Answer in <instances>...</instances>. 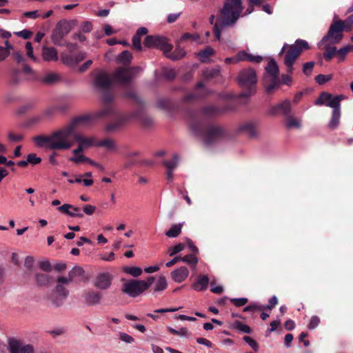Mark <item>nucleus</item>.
Segmentation results:
<instances>
[{
    "instance_id": "obj_1",
    "label": "nucleus",
    "mask_w": 353,
    "mask_h": 353,
    "mask_svg": "<svg viewBox=\"0 0 353 353\" xmlns=\"http://www.w3.org/2000/svg\"><path fill=\"white\" fill-rule=\"evenodd\" d=\"M92 84L97 90L103 93L102 99L104 103L103 108L94 112V117L103 118L110 117L114 119V121L106 125L105 130L108 132L117 130L126 122L128 118L117 112L111 105V102L113 100V94L111 92L113 85L112 80L106 72L99 71L93 79Z\"/></svg>"
},
{
    "instance_id": "obj_2",
    "label": "nucleus",
    "mask_w": 353,
    "mask_h": 353,
    "mask_svg": "<svg viewBox=\"0 0 353 353\" xmlns=\"http://www.w3.org/2000/svg\"><path fill=\"white\" fill-rule=\"evenodd\" d=\"M190 128L195 135L201 137L206 145L212 144L227 136L222 126L198 119L193 114H191Z\"/></svg>"
},
{
    "instance_id": "obj_3",
    "label": "nucleus",
    "mask_w": 353,
    "mask_h": 353,
    "mask_svg": "<svg viewBox=\"0 0 353 353\" xmlns=\"http://www.w3.org/2000/svg\"><path fill=\"white\" fill-rule=\"evenodd\" d=\"M94 117V113L88 115H82L73 118L68 124L65 125V129H68L70 135L68 141L71 143L70 148L73 146L75 142L80 143L84 148L97 146V140L94 137H85L77 132V129L88 122L98 119Z\"/></svg>"
},
{
    "instance_id": "obj_4",
    "label": "nucleus",
    "mask_w": 353,
    "mask_h": 353,
    "mask_svg": "<svg viewBox=\"0 0 353 353\" xmlns=\"http://www.w3.org/2000/svg\"><path fill=\"white\" fill-rule=\"evenodd\" d=\"M69 135L68 129H65L63 126L53 132L50 136H36L33 138V141L39 148H46L54 151L65 150H69L71 145L68 141Z\"/></svg>"
},
{
    "instance_id": "obj_5",
    "label": "nucleus",
    "mask_w": 353,
    "mask_h": 353,
    "mask_svg": "<svg viewBox=\"0 0 353 353\" xmlns=\"http://www.w3.org/2000/svg\"><path fill=\"white\" fill-rule=\"evenodd\" d=\"M243 10L242 0H224L223 8L219 11L221 26H234Z\"/></svg>"
},
{
    "instance_id": "obj_6",
    "label": "nucleus",
    "mask_w": 353,
    "mask_h": 353,
    "mask_svg": "<svg viewBox=\"0 0 353 353\" xmlns=\"http://www.w3.org/2000/svg\"><path fill=\"white\" fill-rule=\"evenodd\" d=\"M279 69L274 59H271L265 68L263 85L268 94H273L279 88L281 81L279 78Z\"/></svg>"
},
{
    "instance_id": "obj_7",
    "label": "nucleus",
    "mask_w": 353,
    "mask_h": 353,
    "mask_svg": "<svg viewBox=\"0 0 353 353\" xmlns=\"http://www.w3.org/2000/svg\"><path fill=\"white\" fill-rule=\"evenodd\" d=\"M237 79L239 85L245 89L239 94L240 97L248 98L255 93L257 77L254 69L251 68L243 69L239 72Z\"/></svg>"
},
{
    "instance_id": "obj_8",
    "label": "nucleus",
    "mask_w": 353,
    "mask_h": 353,
    "mask_svg": "<svg viewBox=\"0 0 353 353\" xmlns=\"http://www.w3.org/2000/svg\"><path fill=\"white\" fill-rule=\"evenodd\" d=\"M345 26L343 25L341 20H336V15L334 16L333 23L330 26L329 30L325 36L323 37L319 43V47L321 48L323 44L328 42V44H335L343 39V32Z\"/></svg>"
},
{
    "instance_id": "obj_9",
    "label": "nucleus",
    "mask_w": 353,
    "mask_h": 353,
    "mask_svg": "<svg viewBox=\"0 0 353 353\" xmlns=\"http://www.w3.org/2000/svg\"><path fill=\"white\" fill-rule=\"evenodd\" d=\"M76 20L68 21L62 19L57 22L52 30L51 39L52 43L59 46H63L62 39L67 36L72 30V23H75Z\"/></svg>"
},
{
    "instance_id": "obj_10",
    "label": "nucleus",
    "mask_w": 353,
    "mask_h": 353,
    "mask_svg": "<svg viewBox=\"0 0 353 353\" xmlns=\"http://www.w3.org/2000/svg\"><path fill=\"white\" fill-rule=\"evenodd\" d=\"M57 284L50 297V301L55 307H61L68 296L69 292L64 287L69 283V279L66 277L59 276L57 280Z\"/></svg>"
},
{
    "instance_id": "obj_11",
    "label": "nucleus",
    "mask_w": 353,
    "mask_h": 353,
    "mask_svg": "<svg viewBox=\"0 0 353 353\" xmlns=\"http://www.w3.org/2000/svg\"><path fill=\"white\" fill-rule=\"evenodd\" d=\"M143 45L148 48H157L162 50L164 54L170 52L173 46L168 43V39L160 35H148L143 41Z\"/></svg>"
},
{
    "instance_id": "obj_12",
    "label": "nucleus",
    "mask_w": 353,
    "mask_h": 353,
    "mask_svg": "<svg viewBox=\"0 0 353 353\" xmlns=\"http://www.w3.org/2000/svg\"><path fill=\"white\" fill-rule=\"evenodd\" d=\"M309 49L308 43L303 39H296L294 44L288 45V74L292 72L293 63L303 50ZM290 77H288V82Z\"/></svg>"
},
{
    "instance_id": "obj_13",
    "label": "nucleus",
    "mask_w": 353,
    "mask_h": 353,
    "mask_svg": "<svg viewBox=\"0 0 353 353\" xmlns=\"http://www.w3.org/2000/svg\"><path fill=\"white\" fill-rule=\"evenodd\" d=\"M345 99L346 97L343 94L333 96L329 92H323L315 100L314 104L316 105H325L334 110L335 108H340L341 102Z\"/></svg>"
},
{
    "instance_id": "obj_14",
    "label": "nucleus",
    "mask_w": 353,
    "mask_h": 353,
    "mask_svg": "<svg viewBox=\"0 0 353 353\" xmlns=\"http://www.w3.org/2000/svg\"><path fill=\"white\" fill-rule=\"evenodd\" d=\"M140 68L132 67L130 68H119L113 74V78L115 81L121 83L123 85H128L132 81V77L136 73L139 72Z\"/></svg>"
},
{
    "instance_id": "obj_15",
    "label": "nucleus",
    "mask_w": 353,
    "mask_h": 353,
    "mask_svg": "<svg viewBox=\"0 0 353 353\" xmlns=\"http://www.w3.org/2000/svg\"><path fill=\"white\" fill-rule=\"evenodd\" d=\"M143 285L141 280L130 279L123 284L121 290L129 296L135 298L145 292Z\"/></svg>"
},
{
    "instance_id": "obj_16",
    "label": "nucleus",
    "mask_w": 353,
    "mask_h": 353,
    "mask_svg": "<svg viewBox=\"0 0 353 353\" xmlns=\"http://www.w3.org/2000/svg\"><path fill=\"white\" fill-rule=\"evenodd\" d=\"M222 112L221 109L216 105H210L203 107L200 110V114L202 118L199 117L198 112L195 111L190 112L189 114V122L190 121L191 114H193L198 119H203L205 122L208 118L216 117Z\"/></svg>"
},
{
    "instance_id": "obj_17",
    "label": "nucleus",
    "mask_w": 353,
    "mask_h": 353,
    "mask_svg": "<svg viewBox=\"0 0 353 353\" xmlns=\"http://www.w3.org/2000/svg\"><path fill=\"white\" fill-rule=\"evenodd\" d=\"M238 131L245 133L250 137H256L258 136V123L252 121L245 122L239 125Z\"/></svg>"
},
{
    "instance_id": "obj_18",
    "label": "nucleus",
    "mask_w": 353,
    "mask_h": 353,
    "mask_svg": "<svg viewBox=\"0 0 353 353\" xmlns=\"http://www.w3.org/2000/svg\"><path fill=\"white\" fill-rule=\"evenodd\" d=\"M112 279V276L109 273H101L96 277L94 285L100 290H107L110 287Z\"/></svg>"
},
{
    "instance_id": "obj_19",
    "label": "nucleus",
    "mask_w": 353,
    "mask_h": 353,
    "mask_svg": "<svg viewBox=\"0 0 353 353\" xmlns=\"http://www.w3.org/2000/svg\"><path fill=\"white\" fill-rule=\"evenodd\" d=\"M10 353H34V347L32 345L22 346L17 340H11L9 342Z\"/></svg>"
},
{
    "instance_id": "obj_20",
    "label": "nucleus",
    "mask_w": 353,
    "mask_h": 353,
    "mask_svg": "<svg viewBox=\"0 0 353 353\" xmlns=\"http://www.w3.org/2000/svg\"><path fill=\"white\" fill-rule=\"evenodd\" d=\"M83 298L88 305H96L101 303L102 295L99 292L88 290L84 292Z\"/></svg>"
},
{
    "instance_id": "obj_21",
    "label": "nucleus",
    "mask_w": 353,
    "mask_h": 353,
    "mask_svg": "<svg viewBox=\"0 0 353 353\" xmlns=\"http://www.w3.org/2000/svg\"><path fill=\"white\" fill-rule=\"evenodd\" d=\"M41 56L45 61H57L59 59L58 52L53 47L43 46L41 50Z\"/></svg>"
},
{
    "instance_id": "obj_22",
    "label": "nucleus",
    "mask_w": 353,
    "mask_h": 353,
    "mask_svg": "<svg viewBox=\"0 0 353 353\" xmlns=\"http://www.w3.org/2000/svg\"><path fill=\"white\" fill-rule=\"evenodd\" d=\"M268 114L270 116L283 115L287 119V100H284L282 103L272 106L268 110Z\"/></svg>"
},
{
    "instance_id": "obj_23",
    "label": "nucleus",
    "mask_w": 353,
    "mask_h": 353,
    "mask_svg": "<svg viewBox=\"0 0 353 353\" xmlns=\"http://www.w3.org/2000/svg\"><path fill=\"white\" fill-rule=\"evenodd\" d=\"M189 275V270L186 267H181L171 272L172 279L176 283L185 281Z\"/></svg>"
},
{
    "instance_id": "obj_24",
    "label": "nucleus",
    "mask_w": 353,
    "mask_h": 353,
    "mask_svg": "<svg viewBox=\"0 0 353 353\" xmlns=\"http://www.w3.org/2000/svg\"><path fill=\"white\" fill-rule=\"evenodd\" d=\"M72 210L74 211L79 212L81 211L79 208L74 207V205L71 204H63L61 206L59 207L57 210L61 212V213L65 214L68 215L70 217H79V218H83V213H74L70 210Z\"/></svg>"
},
{
    "instance_id": "obj_25",
    "label": "nucleus",
    "mask_w": 353,
    "mask_h": 353,
    "mask_svg": "<svg viewBox=\"0 0 353 353\" xmlns=\"http://www.w3.org/2000/svg\"><path fill=\"white\" fill-rule=\"evenodd\" d=\"M131 117L136 118L145 126H150L153 123L152 117L146 114L143 110H139L132 113Z\"/></svg>"
},
{
    "instance_id": "obj_26",
    "label": "nucleus",
    "mask_w": 353,
    "mask_h": 353,
    "mask_svg": "<svg viewBox=\"0 0 353 353\" xmlns=\"http://www.w3.org/2000/svg\"><path fill=\"white\" fill-rule=\"evenodd\" d=\"M209 284V278L207 275L200 274L193 283L192 288L196 291L205 290Z\"/></svg>"
},
{
    "instance_id": "obj_27",
    "label": "nucleus",
    "mask_w": 353,
    "mask_h": 353,
    "mask_svg": "<svg viewBox=\"0 0 353 353\" xmlns=\"http://www.w3.org/2000/svg\"><path fill=\"white\" fill-rule=\"evenodd\" d=\"M341 116V107L332 110V116L328 123V128L334 130L339 127Z\"/></svg>"
},
{
    "instance_id": "obj_28",
    "label": "nucleus",
    "mask_w": 353,
    "mask_h": 353,
    "mask_svg": "<svg viewBox=\"0 0 353 353\" xmlns=\"http://www.w3.org/2000/svg\"><path fill=\"white\" fill-rule=\"evenodd\" d=\"M212 93V91H210L206 88H204L203 90L201 93H198V94L190 93V94L185 95L183 98V101L185 103H189V102L194 101L196 99L204 98L206 96L211 94Z\"/></svg>"
},
{
    "instance_id": "obj_29",
    "label": "nucleus",
    "mask_w": 353,
    "mask_h": 353,
    "mask_svg": "<svg viewBox=\"0 0 353 353\" xmlns=\"http://www.w3.org/2000/svg\"><path fill=\"white\" fill-rule=\"evenodd\" d=\"M97 147L105 148L106 150L111 152L117 150V146L114 141L111 139H105L101 141L97 140Z\"/></svg>"
},
{
    "instance_id": "obj_30",
    "label": "nucleus",
    "mask_w": 353,
    "mask_h": 353,
    "mask_svg": "<svg viewBox=\"0 0 353 353\" xmlns=\"http://www.w3.org/2000/svg\"><path fill=\"white\" fill-rule=\"evenodd\" d=\"M52 277L44 273H37L35 279L37 284L40 286H47L52 282Z\"/></svg>"
},
{
    "instance_id": "obj_31",
    "label": "nucleus",
    "mask_w": 353,
    "mask_h": 353,
    "mask_svg": "<svg viewBox=\"0 0 353 353\" xmlns=\"http://www.w3.org/2000/svg\"><path fill=\"white\" fill-rule=\"evenodd\" d=\"M183 223L172 225V227L165 232V235L170 238L177 237L181 232Z\"/></svg>"
},
{
    "instance_id": "obj_32",
    "label": "nucleus",
    "mask_w": 353,
    "mask_h": 353,
    "mask_svg": "<svg viewBox=\"0 0 353 353\" xmlns=\"http://www.w3.org/2000/svg\"><path fill=\"white\" fill-rule=\"evenodd\" d=\"M165 55L168 58H169L173 61H176V60L181 59V58L185 57V51L184 50L183 48H182L179 46H177L173 52H170L167 54H165Z\"/></svg>"
},
{
    "instance_id": "obj_33",
    "label": "nucleus",
    "mask_w": 353,
    "mask_h": 353,
    "mask_svg": "<svg viewBox=\"0 0 353 353\" xmlns=\"http://www.w3.org/2000/svg\"><path fill=\"white\" fill-rule=\"evenodd\" d=\"M123 95L124 97L134 101L136 103L141 106L143 104V100L139 97L137 92L132 89H128L125 92H124Z\"/></svg>"
},
{
    "instance_id": "obj_34",
    "label": "nucleus",
    "mask_w": 353,
    "mask_h": 353,
    "mask_svg": "<svg viewBox=\"0 0 353 353\" xmlns=\"http://www.w3.org/2000/svg\"><path fill=\"white\" fill-rule=\"evenodd\" d=\"M220 75L219 68H206L203 71V76L205 80L210 81Z\"/></svg>"
},
{
    "instance_id": "obj_35",
    "label": "nucleus",
    "mask_w": 353,
    "mask_h": 353,
    "mask_svg": "<svg viewBox=\"0 0 353 353\" xmlns=\"http://www.w3.org/2000/svg\"><path fill=\"white\" fill-rule=\"evenodd\" d=\"M84 270L80 266L74 267L69 272L68 277L69 283L72 282L76 277H81L84 275Z\"/></svg>"
},
{
    "instance_id": "obj_36",
    "label": "nucleus",
    "mask_w": 353,
    "mask_h": 353,
    "mask_svg": "<svg viewBox=\"0 0 353 353\" xmlns=\"http://www.w3.org/2000/svg\"><path fill=\"white\" fill-rule=\"evenodd\" d=\"M6 47L0 46V61L5 60L10 54V50H13V46L8 41H5Z\"/></svg>"
},
{
    "instance_id": "obj_37",
    "label": "nucleus",
    "mask_w": 353,
    "mask_h": 353,
    "mask_svg": "<svg viewBox=\"0 0 353 353\" xmlns=\"http://www.w3.org/2000/svg\"><path fill=\"white\" fill-rule=\"evenodd\" d=\"M132 59V53L128 50L122 52L118 57V61L123 64H129Z\"/></svg>"
},
{
    "instance_id": "obj_38",
    "label": "nucleus",
    "mask_w": 353,
    "mask_h": 353,
    "mask_svg": "<svg viewBox=\"0 0 353 353\" xmlns=\"http://www.w3.org/2000/svg\"><path fill=\"white\" fill-rule=\"evenodd\" d=\"M232 327L234 329L238 330L241 331V332L246 333V334H251L252 333V329L248 325L242 323L239 321H235L232 325Z\"/></svg>"
},
{
    "instance_id": "obj_39",
    "label": "nucleus",
    "mask_w": 353,
    "mask_h": 353,
    "mask_svg": "<svg viewBox=\"0 0 353 353\" xmlns=\"http://www.w3.org/2000/svg\"><path fill=\"white\" fill-rule=\"evenodd\" d=\"M323 46L325 47V51L324 52V57L327 61L331 60V59L336 55V48L334 46H327V43H325Z\"/></svg>"
},
{
    "instance_id": "obj_40",
    "label": "nucleus",
    "mask_w": 353,
    "mask_h": 353,
    "mask_svg": "<svg viewBox=\"0 0 353 353\" xmlns=\"http://www.w3.org/2000/svg\"><path fill=\"white\" fill-rule=\"evenodd\" d=\"M21 81V78L20 76V72L18 69H14L12 71L10 78V83L12 85H18Z\"/></svg>"
},
{
    "instance_id": "obj_41",
    "label": "nucleus",
    "mask_w": 353,
    "mask_h": 353,
    "mask_svg": "<svg viewBox=\"0 0 353 353\" xmlns=\"http://www.w3.org/2000/svg\"><path fill=\"white\" fill-rule=\"evenodd\" d=\"M179 161L178 154H175L173 155L172 159L170 161H164L163 162V165L167 168V170H174L177 166Z\"/></svg>"
},
{
    "instance_id": "obj_42",
    "label": "nucleus",
    "mask_w": 353,
    "mask_h": 353,
    "mask_svg": "<svg viewBox=\"0 0 353 353\" xmlns=\"http://www.w3.org/2000/svg\"><path fill=\"white\" fill-rule=\"evenodd\" d=\"M168 287V283L165 276H160L155 287L154 288V292H159L165 290Z\"/></svg>"
},
{
    "instance_id": "obj_43",
    "label": "nucleus",
    "mask_w": 353,
    "mask_h": 353,
    "mask_svg": "<svg viewBox=\"0 0 353 353\" xmlns=\"http://www.w3.org/2000/svg\"><path fill=\"white\" fill-rule=\"evenodd\" d=\"M123 272L134 277H138L142 274V269L138 267H124Z\"/></svg>"
},
{
    "instance_id": "obj_44",
    "label": "nucleus",
    "mask_w": 353,
    "mask_h": 353,
    "mask_svg": "<svg viewBox=\"0 0 353 353\" xmlns=\"http://www.w3.org/2000/svg\"><path fill=\"white\" fill-rule=\"evenodd\" d=\"M215 53V51L210 46L206 47L203 50H201L199 52V56L200 57L201 61L204 62L205 59H208L209 57L213 55Z\"/></svg>"
},
{
    "instance_id": "obj_45",
    "label": "nucleus",
    "mask_w": 353,
    "mask_h": 353,
    "mask_svg": "<svg viewBox=\"0 0 353 353\" xmlns=\"http://www.w3.org/2000/svg\"><path fill=\"white\" fill-rule=\"evenodd\" d=\"M59 80V76L54 73H49L43 77L41 81L46 84H52Z\"/></svg>"
},
{
    "instance_id": "obj_46",
    "label": "nucleus",
    "mask_w": 353,
    "mask_h": 353,
    "mask_svg": "<svg viewBox=\"0 0 353 353\" xmlns=\"http://www.w3.org/2000/svg\"><path fill=\"white\" fill-rule=\"evenodd\" d=\"M181 261L187 263L189 265H193L194 268L198 263V259L194 254H188L182 257Z\"/></svg>"
},
{
    "instance_id": "obj_47",
    "label": "nucleus",
    "mask_w": 353,
    "mask_h": 353,
    "mask_svg": "<svg viewBox=\"0 0 353 353\" xmlns=\"http://www.w3.org/2000/svg\"><path fill=\"white\" fill-rule=\"evenodd\" d=\"M28 164L37 165L41 162V158L37 156L35 153H30L27 156Z\"/></svg>"
},
{
    "instance_id": "obj_48",
    "label": "nucleus",
    "mask_w": 353,
    "mask_h": 353,
    "mask_svg": "<svg viewBox=\"0 0 353 353\" xmlns=\"http://www.w3.org/2000/svg\"><path fill=\"white\" fill-rule=\"evenodd\" d=\"M332 79V74H318L315 77V81L319 85H323L326 82L330 81Z\"/></svg>"
},
{
    "instance_id": "obj_49",
    "label": "nucleus",
    "mask_w": 353,
    "mask_h": 353,
    "mask_svg": "<svg viewBox=\"0 0 353 353\" xmlns=\"http://www.w3.org/2000/svg\"><path fill=\"white\" fill-rule=\"evenodd\" d=\"M315 63L314 61H309L303 65V72L306 76H310L314 69Z\"/></svg>"
},
{
    "instance_id": "obj_50",
    "label": "nucleus",
    "mask_w": 353,
    "mask_h": 353,
    "mask_svg": "<svg viewBox=\"0 0 353 353\" xmlns=\"http://www.w3.org/2000/svg\"><path fill=\"white\" fill-rule=\"evenodd\" d=\"M8 139L12 142H21L23 140L24 137L21 134H14L12 132H9L8 134Z\"/></svg>"
},
{
    "instance_id": "obj_51",
    "label": "nucleus",
    "mask_w": 353,
    "mask_h": 353,
    "mask_svg": "<svg viewBox=\"0 0 353 353\" xmlns=\"http://www.w3.org/2000/svg\"><path fill=\"white\" fill-rule=\"evenodd\" d=\"M243 341L245 342H246L247 343L249 344V345L255 351H258L259 350V344L257 343V342L254 340L252 338L248 336H243Z\"/></svg>"
},
{
    "instance_id": "obj_52",
    "label": "nucleus",
    "mask_w": 353,
    "mask_h": 353,
    "mask_svg": "<svg viewBox=\"0 0 353 353\" xmlns=\"http://www.w3.org/2000/svg\"><path fill=\"white\" fill-rule=\"evenodd\" d=\"M132 48L135 49L138 51L142 50V46H141V38L137 36V34H134L132 37Z\"/></svg>"
},
{
    "instance_id": "obj_53",
    "label": "nucleus",
    "mask_w": 353,
    "mask_h": 353,
    "mask_svg": "<svg viewBox=\"0 0 353 353\" xmlns=\"http://www.w3.org/2000/svg\"><path fill=\"white\" fill-rule=\"evenodd\" d=\"M184 248H185V245L183 243H179L174 247H171L169 248V250H168L169 255L170 256H174L176 254L182 251L184 249Z\"/></svg>"
},
{
    "instance_id": "obj_54",
    "label": "nucleus",
    "mask_w": 353,
    "mask_h": 353,
    "mask_svg": "<svg viewBox=\"0 0 353 353\" xmlns=\"http://www.w3.org/2000/svg\"><path fill=\"white\" fill-rule=\"evenodd\" d=\"M168 330L174 335L177 336H186L188 335V330L185 327H182L179 330H176L171 327H168Z\"/></svg>"
},
{
    "instance_id": "obj_55",
    "label": "nucleus",
    "mask_w": 353,
    "mask_h": 353,
    "mask_svg": "<svg viewBox=\"0 0 353 353\" xmlns=\"http://www.w3.org/2000/svg\"><path fill=\"white\" fill-rule=\"evenodd\" d=\"M230 301L236 307L243 306L248 302V299L247 298H233L230 299Z\"/></svg>"
},
{
    "instance_id": "obj_56",
    "label": "nucleus",
    "mask_w": 353,
    "mask_h": 353,
    "mask_svg": "<svg viewBox=\"0 0 353 353\" xmlns=\"http://www.w3.org/2000/svg\"><path fill=\"white\" fill-rule=\"evenodd\" d=\"M163 74L165 78L172 80L175 78L176 73L174 69L172 68H165L163 70Z\"/></svg>"
},
{
    "instance_id": "obj_57",
    "label": "nucleus",
    "mask_w": 353,
    "mask_h": 353,
    "mask_svg": "<svg viewBox=\"0 0 353 353\" xmlns=\"http://www.w3.org/2000/svg\"><path fill=\"white\" fill-rule=\"evenodd\" d=\"M119 338L121 341L127 343H132L134 341V339L132 336L124 332H119Z\"/></svg>"
},
{
    "instance_id": "obj_58",
    "label": "nucleus",
    "mask_w": 353,
    "mask_h": 353,
    "mask_svg": "<svg viewBox=\"0 0 353 353\" xmlns=\"http://www.w3.org/2000/svg\"><path fill=\"white\" fill-rule=\"evenodd\" d=\"M88 160V157L83 155V154H77L75 157H72L70 158V161L76 163H81L83 162H86Z\"/></svg>"
},
{
    "instance_id": "obj_59",
    "label": "nucleus",
    "mask_w": 353,
    "mask_h": 353,
    "mask_svg": "<svg viewBox=\"0 0 353 353\" xmlns=\"http://www.w3.org/2000/svg\"><path fill=\"white\" fill-rule=\"evenodd\" d=\"M301 126V121L292 117L288 116V128H299Z\"/></svg>"
},
{
    "instance_id": "obj_60",
    "label": "nucleus",
    "mask_w": 353,
    "mask_h": 353,
    "mask_svg": "<svg viewBox=\"0 0 353 353\" xmlns=\"http://www.w3.org/2000/svg\"><path fill=\"white\" fill-rule=\"evenodd\" d=\"M348 52H348L346 46L336 50V56L338 57L339 61H343L345 59V56Z\"/></svg>"
},
{
    "instance_id": "obj_61",
    "label": "nucleus",
    "mask_w": 353,
    "mask_h": 353,
    "mask_svg": "<svg viewBox=\"0 0 353 353\" xmlns=\"http://www.w3.org/2000/svg\"><path fill=\"white\" fill-rule=\"evenodd\" d=\"M255 310H259V311H263L264 307H263L261 305H255V304H250L243 308V312H252Z\"/></svg>"
},
{
    "instance_id": "obj_62",
    "label": "nucleus",
    "mask_w": 353,
    "mask_h": 353,
    "mask_svg": "<svg viewBox=\"0 0 353 353\" xmlns=\"http://www.w3.org/2000/svg\"><path fill=\"white\" fill-rule=\"evenodd\" d=\"M199 35L198 34H190V33H188V32H186V33H184L181 38V41H186V40H188V39H192L194 41H197L199 39Z\"/></svg>"
},
{
    "instance_id": "obj_63",
    "label": "nucleus",
    "mask_w": 353,
    "mask_h": 353,
    "mask_svg": "<svg viewBox=\"0 0 353 353\" xmlns=\"http://www.w3.org/2000/svg\"><path fill=\"white\" fill-rule=\"evenodd\" d=\"M81 30L85 33H88L92 30V24L90 21H83L81 24Z\"/></svg>"
},
{
    "instance_id": "obj_64",
    "label": "nucleus",
    "mask_w": 353,
    "mask_h": 353,
    "mask_svg": "<svg viewBox=\"0 0 353 353\" xmlns=\"http://www.w3.org/2000/svg\"><path fill=\"white\" fill-rule=\"evenodd\" d=\"M320 323V319L318 316H314L311 318L308 327L311 330L316 328Z\"/></svg>"
}]
</instances>
